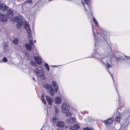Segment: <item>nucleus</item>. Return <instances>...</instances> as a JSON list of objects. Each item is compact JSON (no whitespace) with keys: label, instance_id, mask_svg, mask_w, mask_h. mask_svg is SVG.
Segmentation results:
<instances>
[{"label":"nucleus","instance_id":"nucleus-1","mask_svg":"<svg viewBox=\"0 0 130 130\" xmlns=\"http://www.w3.org/2000/svg\"><path fill=\"white\" fill-rule=\"evenodd\" d=\"M114 56L119 61L122 60H124L127 62L130 65V57L126 56L125 55L121 53L117 52L114 53Z\"/></svg>","mask_w":130,"mask_h":130},{"label":"nucleus","instance_id":"nucleus-2","mask_svg":"<svg viewBox=\"0 0 130 130\" xmlns=\"http://www.w3.org/2000/svg\"><path fill=\"white\" fill-rule=\"evenodd\" d=\"M61 111L63 113H66L67 116L70 117L72 116V114L69 111V107L66 104L63 103L61 106Z\"/></svg>","mask_w":130,"mask_h":130},{"label":"nucleus","instance_id":"nucleus-3","mask_svg":"<svg viewBox=\"0 0 130 130\" xmlns=\"http://www.w3.org/2000/svg\"><path fill=\"white\" fill-rule=\"evenodd\" d=\"M43 86L44 88L46 89L47 91L51 96L54 95V89L51 85L44 83L43 84Z\"/></svg>","mask_w":130,"mask_h":130},{"label":"nucleus","instance_id":"nucleus-4","mask_svg":"<svg viewBox=\"0 0 130 130\" xmlns=\"http://www.w3.org/2000/svg\"><path fill=\"white\" fill-rule=\"evenodd\" d=\"M24 28L27 31V32L28 34L27 35V37L29 38L28 40L29 41L30 44L32 45L33 43V41L32 40L31 35L30 34V29L27 23H25L24 24Z\"/></svg>","mask_w":130,"mask_h":130},{"label":"nucleus","instance_id":"nucleus-5","mask_svg":"<svg viewBox=\"0 0 130 130\" xmlns=\"http://www.w3.org/2000/svg\"><path fill=\"white\" fill-rule=\"evenodd\" d=\"M15 22L17 23V28H20L23 25V23L22 22V17L21 15H18L15 17Z\"/></svg>","mask_w":130,"mask_h":130},{"label":"nucleus","instance_id":"nucleus-6","mask_svg":"<svg viewBox=\"0 0 130 130\" xmlns=\"http://www.w3.org/2000/svg\"><path fill=\"white\" fill-rule=\"evenodd\" d=\"M101 63L103 65H105L106 67H107L108 69V71L109 72V73L110 74L111 76L113 82H114L115 81L113 78V77L111 73L110 72L109 70V69L111 68V67H112V63L111 61L110 60H107L106 61V65L105 64V62L103 61H102L101 62Z\"/></svg>","mask_w":130,"mask_h":130},{"label":"nucleus","instance_id":"nucleus-7","mask_svg":"<svg viewBox=\"0 0 130 130\" xmlns=\"http://www.w3.org/2000/svg\"><path fill=\"white\" fill-rule=\"evenodd\" d=\"M35 74L38 76L42 77L44 73L42 70H39L38 68H36L34 70Z\"/></svg>","mask_w":130,"mask_h":130},{"label":"nucleus","instance_id":"nucleus-8","mask_svg":"<svg viewBox=\"0 0 130 130\" xmlns=\"http://www.w3.org/2000/svg\"><path fill=\"white\" fill-rule=\"evenodd\" d=\"M128 124V119L127 118L125 120H124V122L121 126L120 127L121 130H126V126Z\"/></svg>","mask_w":130,"mask_h":130},{"label":"nucleus","instance_id":"nucleus-9","mask_svg":"<svg viewBox=\"0 0 130 130\" xmlns=\"http://www.w3.org/2000/svg\"><path fill=\"white\" fill-rule=\"evenodd\" d=\"M84 2L82 1V3L83 5V6L85 8V10L86 11H87V9L86 8L87 7V8H88L89 10L90 11L91 9V8L88 5V0H83Z\"/></svg>","mask_w":130,"mask_h":130},{"label":"nucleus","instance_id":"nucleus-10","mask_svg":"<svg viewBox=\"0 0 130 130\" xmlns=\"http://www.w3.org/2000/svg\"><path fill=\"white\" fill-rule=\"evenodd\" d=\"M93 55L95 58L101 60H102L104 58L106 59L107 58L104 55H100L99 53H97L93 54Z\"/></svg>","mask_w":130,"mask_h":130},{"label":"nucleus","instance_id":"nucleus-11","mask_svg":"<svg viewBox=\"0 0 130 130\" xmlns=\"http://www.w3.org/2000/svg\"><path fill=\"white\" fill-rule=\"evenodd\" d=\"M7 17L6 15L2 14L0 12V21L2 22H5L7 21Z\"/></svg>","mask_w":130,"mask_h":130},{"label":"nucleus","instance_id":"nucleus-12","mask_svg":"<svg viewBox=\"0 0 130 130\" xmlns=\"http://www.w3.org/2000/svg\"><path fill=\"white\" fill-rule=\"evenodd\" d=\"M13 14V11L10 9H8L7 11L6 15L9 18H11Z\"/></svg>","mask_w":130,"mask_h":130},{"label":"nucleus","instance_id":"nucleus-13","mask_svg":"<svg viewBox=\"0 0 130 130\" xmlns=\"http://www.w3.org/2000/svg\"><path fill=\"white\" fill-rule=\"evenodd\" d=\"M52 85L54 88V91L55 92H57L58 89V87L57 85V83L55 81H53L52 83Z\"/></svg>","mask_w":130,"mask_h":130},{"label":"nucleus","instance_id":"nucleus-14","mask_svg":"<svg viewBox=\"0 0 130 130\" xmlns=\"http://www.w3.org/2000/svg\"><path fill=\"white\" fill-rule=\"evenodd\" d=\"M29 41V44L28 43L26 44H25V48L28 50L29 51H30L32 50V48L31 46L33 45V43L31 45L30 43V41Z\"/></svg>","mask_w":130,"mask_h":130},{"label":"nucleus","instance_id":"nucleus-15","mask_svg":"<svg viewBox=\"0 0 130 130\" xmlns=\"http://www.w3.org/2000/svg\"><path fill=\"white\" fill-rule=\"evenodd\" d=\"M80 128V126L79 125L75 124L71 126L70 127V129L73 130H77Z\"/></svg>","mask_w":130,"mask_h":130},{"label":"nucleus","instance_id":"nucleus-16","mask_svg":"<svg viewBox=\"0 0 130 130\" xmlns=\"http://www.w3.org/2000/svg\"><path fill=\"white\" fill-rule=\"evenodd\" d=\"M34 59L35 61L38 64H40L41 63L42 59L41 58L39 57L38 55L36 57L35 56L34 57Z\"/></svg>","mask_w":130,"mask_h":130},{"label":"nucleus","instance_id":"nucleus-17","mask_svg":"<svg viewBox=\"0 0 130 130\" xmlns=\"http://www.w3.org/2000/svg\"><path fill=\"white\" fill-rule=\"evenodd\" d=\"M92 31H93V35L94 38L95 39V43L94 44V45L95 47H96L97 46L98 43V37H96V34L95 33L94 31L93 30V27L92 26Z\"/></svg>","mask_w":130,"mask_h":130},{"label":"nucleus","instance_id":"nucleus-18","mask_svg":"<svg viewBox=\"0 0 130 130\" xmlns=\"http://www.w3.org/2000/svg\"><path fill=\"white\" fill-rule=\"evenodd\" d=\"M7 8V6L4 4L3 3L0 5V9L2 11L6 10Z\"/></svg>","mask_w":130,"mask_h":130},{"label":"nucleus","instance_id":"nucleus-19","mask_svg":"<svg viewBox=\"0 0 130 130\" xmlns=\"http://www.w3.org/2000/svg\"><path fill=\"white\" fill-rule=\"evenodd\" d=\"M114 119V118H109L106 120H104L103 122L105 124H108L111 123L113 120Z\"/></svg>","mask_w":130,"mask_h":130},{"label":"nucleus","instance_id":"nucleus-20","mask_svg":"<svg viewBox=\"0 0 130 130\" xmlns=\"http://www.w3.org/2000/svg\"><path fill=\"white\" fill-rule=\"evenodd\" d=\"M105 34V31H104L102 30H101L99 32V33H97V34L98 36L99 35H100V36L104 38Z\"/></svg>","mask_w":130,"mask_h":130},{"label":"nucleus","instance_id":"nucleus-21","mask_svg":"<svg viewBox=\"0 0 130 130\" xmlns=\"http://www.w3.org/2000/svg\"><path fill=\"white\" fill-rule=\"evenodd\" d=\"M67 121V122L68 123L72 124L75 123L76 120L75 118L72 117L68 119Z\"/></svg>","mask_w":130,"mask_h":130},{"label":"nucleus","instance_id":"nucleus-22","mask_svg":"<svg viewBox=\"0 0 130 130\" xmlns=\"http://www.w3.org/2000/svg\"><path fill=\"white\" fill-rule=\"evenodd\" d=\"M64 122L62 121H59L56 125L58 127H63L64 126Z\"/></svg>","mask_w":130,"mask_h":130},{"label":"nucleus","instance_id":"nucleus-23","mask_svg":"<svg viewBox=\"0 0 130 130\" xmlns=\"http://www.w3.org/2000/svg\"><path fill=\"white\" fill-rule=\"evenodd\" d=\"M55 114L56 116H57L59 114L60 111L59 108L58 106H55Z\"/></svg>","mask_w":130,"mask_h":130},{"label":"nucleus","instance_id":"nucleus-24","mask_svg":"<svg viewBox=\"0 0 130 130\" xmlns=\"http://www.w3.org/2000/svg\"><path fill=\"white\" fill-rule=\"evenodd\" d=\"M46 98L48 104L50 105H51L52 102V100L51 98L48 96H46Z\"/></svg>","mask_w":130,"mask_h":130},{"label":"nucleus","instance_id":"nucleus-25","mask_svg":"<svg viewBox=\"0 0 130 130\" xmlns=\"http://www.w3.org/2000/svg\"><path fill=\"white\" fill-rule=\"evenodd\" d=\"M55 101L56 103L57 104H59L61 103V100L60 98L59 97H57L55 99Z\"/></svg>","mask_w":130,"mask_h":130},{"label":"nucleus","instance_id":"nucleus-26","mask_svg":"<svg viewBox=\"0 0 130 130\" xmlns=\"http://www.w3.org/2000/svg\"><path fill=\"white\" fill-rule=\"evenodd\" d=\"M53 121L56 125L59 121V119L56 117H54L52 119Z\"/></svg>","mask_w":130,"mask_h":130},{"label":"nucleus","instance_id":"nucleus-27","mask_svg":"<svg viewBox=\"0 0 130 130\" xmlns=\"http://www.w3.org/2000/svg\"><path fill=\"white\" fill-rule=\"evenodd\" d=\"M116 118L115 119V121L116 123H119L120 120V118L119 116H116Z\"/></svg>","mask_w":130,"mask_h":130},{"label":"nucleus","instance_id":"nucleus-28","mask_svg":"<svg viewBox=\"0 0 130 130\" xmlns=\"http://www.w3.org/2000/svg\"><path fill=\"white\" fill-rule=\"evenodd\" d=\"M12 42L15 45L18 44V38H15L14 39Z\"/></svg>","mask_w":130,"mask_h":130},{"label":"nucleus","instance_id":"nucleus-29","mask_svg":"<svg viewBox=\"0 0 130 130\" xmlns=\"http://www.w3.org/2000/svg\"><path fill=\"white\" fill-rule=\"evenodd\" d=\"M41 100L42 102L45 104H46V101L44 99V95L43 94H42L41 97Z\"/></svg>","mask_w":130,"mask_h":130},{"label":"nucleus","instance_id":"nucleus-30","mask_svg":"<svg viewBox=\"0 0 130 130\" xmlns=\"http://www.w3.org/2000/svg\"><path fill=\"white\" fill-rule=\"evenodd\" d=\"M44 66L47 71H49L50 70V68L48 64L46 63H45L44 64Z\"/></svg>","mask_w":130,"mask_h":130},{"label":"nucleus","instance_id":"nucleus-31","mask_svg":"<svg viewBox=\"0 0 130 130\" xmlns=\"http://www.w3.org/2000/svg\"><path fill=\"white\" fill-rule=\"evenodd\" d=\"M93 19L94 23L96 25L98 26V24L96 20L95 19L94 17H93Z\"/></svg>","mask_w":130,"mask_h":130},{"label":"nucleus","instance_id":"nucleus-32","mask_svg":"<svg viewBox=\"0 0 130 130\" xmlns=\"http://www.w3.org/2000/svg\"><path fill=\"white\" fill-rule=\"evenodd\" d=\"M31 0H27L25 2V4L27 3L31 4Z\"/></svg>","mask_w":130,"mask_h":130},{"label":"nucleus","instance_id":"nucleus-33","mask_svg":"<svg viewBox=\"0 0 130 130\" xmlns=\"http://www.w3.org/2000/svg\"><path fill=\"white\" fill-rule=\"evenodd\" d=\"M7 58H6V57H4L3 58L2 60V62L3 61V62H7Z\"/></svg>","mask_w":130,"mask_h":130},{"label":"nucleus","instance_id":"nucleus-34","mask_svg":"<svg viewBox=\"0 0 130 130\" xmlns=\"http://www.w3.org/2000/svg\"><path fill=\"white\" fill-rule=\"evenodd\" d=\"M30 63L31 65L33 66H35V63L34 61H31L30 62Z\"/></svg>","mask_w":130,"mask_h":130},{"label":"nucleus","instance_id":"nucleus-35","mask_svg":"<svg viewBox=\"0 0 130 130\" xmlns=\"http://www.w3.org/2000/svg\"><path fill=\"white\" fill-rule=\"evenodd\" d=\"M83 130H94L93 129L90 128H88V127L87 128H83Z\"/></svg>","mask_w":130,"mask_h":130},{"label":"nucleus","instance_id":"nucleus-36","mask_svg":"<svg viewBox=\"0 0 130 130\" xmlns=\"http://www.w3.org/2000/svg\"><path fill=\"white\" fill-rule=\"evenodd\" d=\"M119 114V115H120V114H119V113L118 112H117L116 113V114Z\"/></svg>","mask_w":130,"mask_h":130},{"label":"nucleus","instance_id":"nucleus-37","mask_svg":"<svg viewBox=\"0 0 130 130\" xmlns=\"http://www.w3.org/2000/svg\"><path fill=\"white\" fill-rule=\"evenodd\" d=\"M117 125L119 126L120 127V126L121 125H120L119 124H118Z\"/></svg>","mask_w":130,"mask_h":130},{"label":"nucleus","instance_id":"nucleus-38","mask_svg":"<svg viewBox=\"0 0 130 130\" xmlns=\"http://www.w3.org/2000/svg\"><path fill=\"white\" fill-rule=\"evenodd\" d=\"M33 80H35V78H33Z\"/></svg>","mask_w":130,"mask_h":130},{"label":"nucleus","instance_id":"nucleus-39","mask_svg":"<svg viewBox=\"0 0 130 130\" xmlns=\"http://www.w3.org/2000/svg\"><path fill=\"white\" fill-rule=\"evenodd\" d=\"M34 42H36V40H34Z\"/></svg>","mask_w":130,"mask_h":130},{"label":"nucleus","instance_id":"nucleus-40","mask_svg":"<svg viewBox=\"0 0 130 130\" xmlns=\"http://www.w3.org/2000/svg\"><path fill=\"white\" fill-rule=\"evenodd\" d=\"M120 127H119V128H119V129H120ZM120 130H121V129H120Z\"/></svg>","mask_w":130,"mask_h":130},{"label":"nucleus","instance_id":"nucleus-41","mask_svg":"<svg viewBox=\"0 0 130 130\" xmlns=\"http://www.w3.org/2000/svg\"><path fill=\"white\" fill-rule=\"evenodd\" d=\"M120 127H119V128H119V129H120ZM120 130H121V129H120Z\"/></svg>","mask_w":130,"mask_h":130},{"label":"nucleus","instance_id":"nucleus-42","mask_svg":"<svg viewBox=\"0 0 130 130\" xmlns=\"http://www.w3.org/2000/svg\"><path fill=\"white\" fill-rule=\"evenodd\" d=\"M51 67H56V66H51Z\"/></svg>","mask_w":130,"mask_h":130},{"label":"nucleus","instance_id":"nucleus-43","mask_svg":"<svg viewBox=\"0 0 130 130\" xmlns=\"http://www.w3.org/2000/svg\"><path fill=\"white\" fill-rule=\"evenodd\" d=\"M2 62V61H0V62Z\"/></svg>","mask_w":130,"mask_h":130},{"label":"nucleus","instance_id":"nucleus-44","mask_svg":"<svg viewBox=\"0 0 130 130\" xmlns=\"http://www.w3.org/2000/svg\"><path fill=\"white\" fill-rule=\"evenodd\" d=\"M49 1H52V0H49Z\"/></svg>","mask_w":130,"mask_h":130},{"label":"nucleus","instance_id":"nucleus-45","mask_svg":"<svg viewBox=\"0 0 130 130\" xmlns=\"http://www.w3.org/2000/svg\"><path fill=\"white\" fill-rule=\"evenodd\" d=\"M63 129H61V130H63Z\"/></svg>","mask_w":130,"mask_h":130},{"label":"nucleus","instance_id":"nucleus-46","mask_svg":"<svg viewBox=\"0 0 130 130\" xmlns=\"http://www.w3.org/2000/svg\"><path fill=\"white\" fill-rule=\"evenodd\" d=\"M112 57H111V59H112Z\"/></svg>","mask_w":130,"mask_h":130},{"label":"nucleus","instance_id":"nucleus-47","mask_svg":"<svg viewBox=\"0 0 130 130\" xmlns=\"http://www.w3.org/2000/svg\"><path fill=\"white\" fill-rule=\"evenodd\" d=\"M100 37H99L98 38H99Z\"/></svg>","mask_w":130,"mask_h":130}]
</instances>
